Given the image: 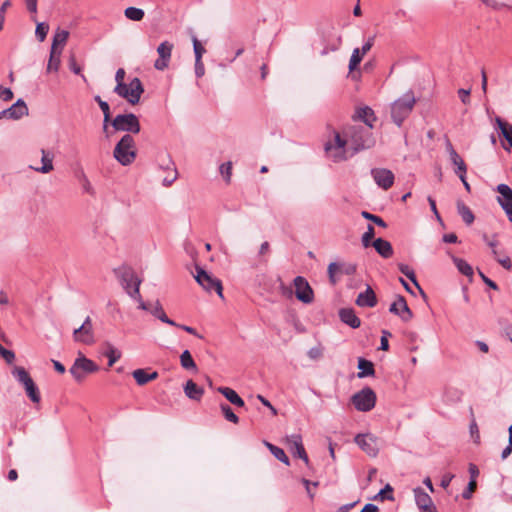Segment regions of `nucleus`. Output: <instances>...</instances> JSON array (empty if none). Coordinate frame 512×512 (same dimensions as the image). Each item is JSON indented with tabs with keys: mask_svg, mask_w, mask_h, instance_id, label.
Returning <instances> with one entry per match:
<instances>
[{
	"mask_svg": "<svg viewBox=\"0 0 512 512\" xmlns=\"http://www.w3.org/2000/svg\"><path fill=\"white\" fill-rule=\"evenodd\" d=\"M125 70L119 68L115 74L116 86L114 93L119 97L127 100L128 103L135 105L139 103L141 95L144 93V87L141 80L138 77H134L129 84L124 82Z\"/></svg>",
	"mask_w": 512,
	"mask_h": 512,
	"instance_id": "1",
	"label": "nucleus"
},
{
	"mask_svg": "<svg viewBox=\"0 0 512 512\" xmlns=\"http://www.w3.org/2000/svg\"><path fill=\"white\" fill-rule=\"evenodd\" d=\"M371 130L362 125H353L345 130L350 148L353 150L352 154L372 148L375 145V139Z\"/></svg>",
	"mask_w": 512,
	"mask_h": 512,
	"instance_id": "2",
	"label": "nucleus"
},
{
	"mask_svg": "<svg viewBox=\"0 0 512 512\" xmlns=\"http://www.w3.org/2000/svg\"><path fill=\"white\" fill-rule=\"evenodd\" d=\"M416 104V99L412 90L407 91L400 98L391 104V118L397 126L409 117Z\"/></svg>",
	"mask_w": 512,
	"mask_h": 512,
	"instance_id": "3",
	"label": "nucleus"
},
{
	"mask_svg": "<svg viewBox=\"0 0 512 512\" xmlns=\"http://www.w3.org/2000/svg\"><path fill=\"white\" fill-rule=\"evenodd\" d=\"M114 158L123 166L132 164L137 156L135 140L132 135L125 134L116 144L113 151Z\"/></svg>",
	"mask_w": 512,
	"mask_h": 512,
	"instance_id": "4",
	"label": "nucleus"
},
{
	"mask_svg": "<svg viewBox=\"0 0 512 512\" xmlns=\"http://www.w3.org/2000/svg\"><path fill=\"white\" fill-rule=\"evenodd\" d=\"M349 143L346 135L343 137L337 131H334V138L326 142L325 151L334 162H340L347 159V144Z\"/></svg>",
	"mask_w": 512,
	"mask_h": 512,
	"instance_id": "5",
	"label": "nucleus"
},
{
	"mask_svg": "<svg viewBox=\"0 0 512 512\" xmlns=\"http://www.w3.org/2000/svg\"><path fill=\"white\" fill-rule=\"evenodd\" d=\"M115 131H123L126 134H137L141 130L138 117L133 113L119 114L111 122Z\"/></svg>",
	"mask_w": 512,
	"mask_h": 512,
	"instance_id": "6",
	"label": "nucleus"
},
{
	"mask_svg": "<svg viewBox=\"0 0 512 512\" xmlns=\"http://www.w3.org/2000/svg\"><path fill=\"white\" fill-rule=\"evenodd\" d=\"M98 370H99V367L94 361L81 355L76 358V360L74 361V363L69 371H70L71 375L73 376V378L76 381L80 382L88 374L97 372Z\"/></svg>",
	"mask_w": 512,
	"mask_h": 512,
	"instance_id": "7",
	"label": "nucleus"
},
{
	"mask_svg": "<svg viewBox=\"0 0 512 512\" xmlns=\"http://www.w3.org/2000/svg\"><path fill=\"white\" fill-rule=\"evenodd\" d=\"M118 277L123 289L130 297L135 298L139 296L141 280L131 268L119 270Z\"/></svg>",
	"mask_w": 512,
	"mask_h": 512,
	"instance_id": "8",
	"label": "nucleus"
},
{
	"mask_svg": "<svg viewBox=\"0 0 512 512\" xmlns=\"http://www.w3.org/2000/svg\"><path fill=\"white\" fill-rule=\"evenodd\" d=\"M376 394L370 387H365L359 392L355 393L352 398V404L361 412H368L375 407Z\"/></svg>",
	"mask_w": 512,
	"mask_h": 512,
	"instance_id": "9",
	"label": "nucleus"
},
{
	"mask_svg": "<svg viewBox=\"0 0 512 512\" xmlns=\"http://www.w3.org/2000/svg\"><path fill=\"white\" fill-rule=\"evenodd\" d=\"M356 270L357 266L353 263L331 262L327 268L329 282L332 286H335L339 282L341 275L351 276L356 273Z\"/></svg>",
	"mask_w": 512,
	"mask_h": 512,
	"instance_id": "10",
	"label": "nucleus"
},
{
	"mask_svg": "<svg viewBox=\"0 0 512 512\" xmlns=\"http://www.w3.org/2000/svg\"><path fill=\"white\" fill-rule=\"evenodd\" d=\"M196 272L195 280L203 287V289L207 292L215 291L220 297H223V287L219 279L213 277L207 271L198 266L196 267Z\"/></svg>",
	"mask_w": 512,
	"mask_h": 512,
	"instance_id": "11",
	"label": "nucleus"
},
{
	"mask_svg": "<svg viewBox=\"0 0 512 512\" xmlns=\"http://www.w3.org/2000/svg\"><path fill=\"white\" fill-rule=\"evenodd\" d=\"M295 286L296 298L304 304H310L314 300V291L309 282L302 276H297L293 280Z\"/></svg>",
	"mask_w": 512,
	"mask_h": 512,
	"instance_id": "12",
	"label": "nucleus"
},
{
	"mask_svg": "<svg viewBox=\"0 0 512 512\" xmlns=\"http://www.w3.org/2000/svg\"><path fill=\"white\" fill-rule=\"evenodd\" d=\"M354 442L359 448L364 451L370 457H376L379 452L377 445V439L371 434H357L354 438Z\"/></svg>",
	"mask_w": 512,
	"mask_h": 512,
	"instance_id": "13",
	"label": "nucleus"
},
{
	"mask_svg": "<svg viewBox=\"0 0 512 512\" xmlns=\"http://www.w3.org/2000/svg\"><path fill=\"white\" fill-rule=\"evenodd\" d=\"M73 337L75 341L83 344L89 345L94 343L93 325L90 317H87L83 324L74 330Z\"/></svg>",
	"mask_w": 512,
	"mask_h": 512,
	"instance_id": "14",
	"label": "nucleus"
},
{
	"mask_svg": "<svg viewBox=\"0 0 512 512\" xmlns=\"http://www.w3.org/2000/svg\"><path fill=\"white\" fill-rule=\"evenodd\" d=\"M371 176L373 177L376 184L384 189H390L394 184V174L391 170L385 168H373L371 170Z\"/></svg>",
	"mask_w": 512,
	"mask_h": 512,
	"instance_id": "15",
	"label": "nucleus"
},
{
	"mask_svg": "<svg viewBox=\"0 0 512 512\" xmlns=\"http://www.w3.org/2000/svg\"><path fill=\"white\" fill-rule=\"evenodd\" d=\"M173 50V44L169 41H164L160 43L157 48V53L159 58L154 62L155 69L159 71H163L169 66V62L171 59V54Z\"/></svg>",
	"mask_w": 512,
	"mask_h": 512,
	"instance_id": "16",
	"label": "nucleus"
},
{
	"mask_svg": "<svg viewBox=\"0 0 512 512\" xmlns=\"http://www.w3.org/2000/svg\"><path fill=\"white\" fill-rule=\"evenodd\" d=\"M25 115H28V107L24 100L18 99L11 107L0 111V120H18Z\"/></svg>",
	"mask_w": 512,
	"mask_h": 512,
	"instance_id": "17",
	"label": "nucleus"
},
{
	"mask_svg": "<svg viewBox=\"0 0 512 512\" xmlns=\"http://www.w3.org/2000/svg\"><path fill=\"white\" fill-rule=\"evenodd\" d=\"M286 443L288 444L292 454L295 457H299L300 459L304 460L307 465L309 464L308 455L303 446L302 436L300 434H292L287 436Z\"/></svg>",
	"mask_w": 512,
	"mask_h": 512,
	"instance_id": "18",
	"label": "nucleus"
},
{
	"mask_svg": "<svg viewBox=\"0 0 512 512\" xmlns=\"http://www.w3.org/2000/svg\"><path fill=\"white\" fill-rule=\"evenodd\" d=\"M389 311L398 315L404 322H409L413 317V313L408 307L406 299L401 295L390 305Z\"/></svg>",
	"mask_w": 512,
	"mask_h": 512,
	"instance_id": "19",
	"label": "nucleus"
},
{
	"mask_svg": "<svg viewBox=\"0 0 512 512\" xmlns=\"http://www.w3.org/2000/svg\"><path fill=\"white\" fill-rule=\"evenodd\" d=\"M450 160L456 166L455 173L461 181H464V175L467 173V166L461 156L456 152L451 143H448Z\"/></svg>",
	"mask_w": 512,
	"mask_h": 512,
	"instance_id": "20",
	"label": "nucleus"
},
{
	"mask_svg": "<svg viewBox=\"0 0 512 512\" xmlns=\"http://www.w3.org/2000/svg\"><path fill=\"white\" fill-rule=\"evenodd\" d=\"M359 307H375L377 305V297L371 286H367L364 292H361L355 301Z\"/></svg>",
	"mask_w": 512,
	"mask_h": 512,
	"instance_id": "21",
	"label": "nucleus"
},
{
	"mask_svg": "<svg viewBox=\"0 0 512 512\" xmlns=\"http://www.w3.org/2000/svg\"><path fill=\"white\" fill-rule=\"evenodd\" d=\"M340 320L353 329L359 328L361 320L352 308H342L339 311Z\"/></svg>",
	"mask_w": 512,
	"mask_h": 512,
	"instance_id": "22",
	"label": "nucleus"
},
{
	"mask_svg": "<svg viewBox=\"0 0 512 512\" xmlns=\"http://www.w3.org/2000/svg\"><path fill=\"white\" fill-rule=\"evenodd\" d=\"M484 241L491 248L494 259L506 270L512 269V261L509 256L498 257L497 256V241L489 240L487 235H483Z\"/></svg>",
	"mask_w": 512,
	"mask_h": 512,
	"instance_id": "23",
	"label": "nucleus"
},
{
	"mask_svg": "<svg viewBox=\"0 0 512 512\" xmlns=\"http://www.w3.org/2000/svg\"><path fill=\"white\" fill-rule=\"evenodd\" d=\"M415 501L421 512L433 507L431 497L420 487L414 489Z\"/></svg>",
	"mask_w": 512,
	"mask_h": 512,
	"instance_id": "24",
	"label": "nucleus"
},
{
	"mask_svg": "<svg viewBox=\"0 0 512 512\" xmlns=\"http://www.w3.org/2000/svg\"><path fill=\"white\" fill-rule=\"evenodd\" d=\"M372 246L375 248L377 253L385 259L393 256V247L391 243L385 239L377 238L373 241Z\"/></svg>",
	"mask_w": 512,
	"mask_h": 512,
	"instance_id": "25",
	"label": "nucleus"
},
{
	"mask_svg": "<svg viewBox=\"0 0 512 512\" xmlns=\"http://www.w3.org/2000/svg\"><path fill=\"white\" fill-rule=\"evenodd\" d=\"M184 393L189 399L200 401L204 394V389L198 386L193 380H188L184 385Z\"/></svg>",
	"mask_w": 512,
	"mask_h": 512,
	"instance_id": "26",
	"label": "nucleus"
},
{
	"mask_svg": "<svg viewBox=\"0 0 512 512\" xmlns=\"http://www.w3.org/2000/svg\"><path fill=\"white\" fill-rule=\"evenodd\" d=\"M217 391L221 393L231 404L236 407H244V400L238 395V393L229 387H218Z\"/></svg>",
	"mask_w": 512,
	"mask_h": 512,
	"instance_id": "27",
	"label": "nucleus"
},
{
	"mask_svg": "<svg viewBox=\"0 0 512 512\" xmlns=\"http://www.w3.org/2000/svg\"><path fill=\"white\" fill-rule=\"evenodd\" d=\"M41 154H42V157H41L42 166L41 167H31V168L37 172L46 174V173L51 172L54 168L53 167L54 155L50 151H47L45 149H41Z\"/></svg>",
	"mask_w": 512,
	"mask_h": 512,
	"instance_id": "28",
	"label": "nucleus"
},
{
	"mask_svg": "<svg viewBox=\"0 0 512 512\" xmlns=\"http://www.w3.org/2000/svg\"><path fill=\"white\" fill-rule=\"evenodd\" d=\"M136 383L140 386L147 384L148 382L158 378V373L153 371L149 373L146 369H136L132 373Z\"/></svg>",
	"mask_w": 512,
	"mask_h": 512,
	"instance_id": "29",
	"label": "nucleus"
},
{
	"mask_svg": "<svg viewBox=\"0 0 512 512\" xmlns=\"http://www.w3.org/2000/svg\"><path fill=\"white\" fill-rule=\"evenodd\" d=\"M356 116L359 120L365 123L366 128H373V122L376 121V117L374 111L370 107L364 106L359 108L356 111Z\"/></svg>",
	"mask_w": 512,
	"mask_h": 512,
	"instance_id": "30",
	"label": "nucleus"
},
{
	"mask_svg": "<svg viewBox=\"0 0 512 512\" xmlns=\"http://www.w3.org/2000/svg\"><path fill=\"white\" fill-rule=\"evenodd\" d=\"M12 375L20 384L24 386V389L28 387V384L34 382L26 369L21 366H15L12 370Z\"/></svg>",
	"mask_w": 512,
	"mask_h": 512,
	"instance_id": "31",
	"label": "nucleus"
},
{
	"mask_svg": "<svg viewBox=\"0 0 512 512\" xmlns=\"http://www.w3.org/2000/svg\"><path fill=\"white\" fill-rule=\"evenodd\" d=\"M150 313L153 316H155L156 318H158L160 321H162L163 323H166V324H168L170 326L176 325V322L173 321L172 319H170L166 315V313H165V311H164V309H163V307H162V305H161V303L159 301L155 302L154 306L150 309Z\"/></svg>",
	"mask_w": 512,
	"mask_h": 512,
	"instance_id": "32",
	"label": "nucleus"
},
{
	"mask_svg": "<svg viewBox=\"0 0 512 512\" xmlns=\"http://www.w3.org/2000/svg\"><path fill=\"white\" fill-rule=\"evenodd\" d=\"M358 369L361 370L358 373L359 378H364L368 376H373L375 373L374 365L371 361L366 360L364 358H359L358 360Z\"/></svg>",
	"mask_w": 512,
	"mask_h": 512,
	"instance_id": "33",
	"label": "nucleus"
},
{
	"mask_svg": "<svg viewBox=\"0 0 512 512\" xmlns=\"http://www.w3.org/2000/svg\"><path fill=\"white\" fill-rule=\"evenodd\" d=\"M264 445L269 449L271 454L276 459H278L279 461H281L285 465H289L290 464V460H289L288 456L286 455V453L284 452V450L282 448H280V447H278L276 445H273V444H271L268 441H264Z\"/></svg>",
	"mask_w": 512,
	"mask_h": 512,
	"instance_id": "34",
	"label": "nucleus"
},
{
	"mask_svg": "<svg viewBox=\"0 0 512 512\" xmlns=\"http://www.w3.org/2000/svg\"><path fill=\"white\" fill-rule=\"evenodd\" d=\"M457 210L462 220L467 224L471 225L474 222V214L471 209L462 201L457 202Z\"/></svg>",
	"mask_w": 512,
	"mask_h": 512,
	"instance_id": "35",
	"label": "nucleus"
},
{
	"mask_svg": "<svg viewBox=\"0 0 512 512\" xmlns=\"http://www.w3.org/2000/svg\"><path fill=\"white\" fill-rule=\"evenodd\" d=\"M68 36H69V33L67 31H65V30L58 31L53 37L51 50L62 52L63 47L67 42Z\"/></svg>",
	"mask_w": 512,
	"mask_h": 512,
	"instance_id": "36",
	"label": "nucleus"
},
{
	"mask_svg": "<svg viewBox=\"0 0 512 512\" xmlns=\"http://www.w3.org/2000/svg\"><path fill=\"white\" fill-rule=\"evenodd\" d=\"M398 268H399V271L404 274L408 279H410L412 281V283L417 287V289L419 290V292L421 293V295L423 297H425V292L423 291V289L421 288V286L419 285L417 279H416V275H415V272L413 271V269H411L408 265L406 264H399L398 265Z\"/></svg>",
	"mask_w": 512,
	"mask_h": 512,
	"instance_id": "37",
	"label": "nucleus"
},
{
	"mask_svg": "<svg viewBox=\"0 0 512 512\" xmlns=\"http://www.w3.org/2000/svg\"><path fill=\"white\" fill-rule=\"evenodd\" d=\"M452 260H453V263L455 264V266L457 267L458 271L461 274H463L467 277L473 276V268L467 261H465L464 259L455 257V256H452Z\"/></svg>",
	"mask_w": 512,
	"mask_h": 512,
	"instance_id": "38",
	"label": "nucleus"
},
{
	"mask_svg": "<svg viewBox=\"0 0 512 512\" xmlns=\"http://www.w3.org/2000/svg\"><path fill=\"white\" fill-rule=\"evenodd\" d=\"M180 364L185 370L197 371V365L189 350H184L180 355Z\"/></svg>",
	"mask_w": 512,
	"mask_h": 512,
	"instance_id": "39",
	"label": "nucleus"
},
{
	"mask_svg": "<svg viewBox=\"0 0 512 512\" xmlns=\"http://www.w3.org/2000/svg\"><path fill=\"white\" fill-rule=\"evenodd\" d=\"M61 54H62L61 51L51 50L50 58H49L48 65H47L48 72H52V71L57 72L59 70L60 63H61V59H60Z\"/></svg>",
	"mask_w": 512,
	"mask_h": 512,
	"instance_id": "40",
	"label": "nucleus"
},
{
	"mask_svg": "<svg viewBox=\"0 0 512 512\" xmlns=\"http://www.w3.org/2000/svg\"><path fill=\"white\" fill-rule=\"evenodd\" d=\"M496 123L501 131L502 136L509 143L512 148V127L504 122L500 117L496 118Z\"/></svg>",
	"mask_w": 512,
	"mask_h": 512,
	"instance_id": "41",
	"label": "nucleus"
},
{
	"mask_svg": "<svg viewBox=\"0 0 512 512\" xmlns=\"http://www.w3.org/2000/svg\"><path fill=\"white\" fill-rule=\"evenodd\" d=\"M167 169L169 170V173L162 181V184L165 187L170 186L177 179V170L170 159L168 160Z\"/></svg>",
	"mask_w": 512,
	"mask_h": 512,
	"instance_id": "42",
	"label": "nucleus"
},
{
	"mask_svg": "<svg viewBox=\"0 0 512 512\" xmlns=\"http://www.w3.org/2000/svg\"><path fill=\"white\" fill-rule=\"evenodd\" d=\"M126 18L132 21H141L144 18V11L136 7H128L124 11Z\"/></svg>",
	"mask_w": 512,
	"mask_h": 512,
	"instance_id": "43",
	"label": "nucleus"
},
{
	"mask_svg": "<svg viewBox=\"0 0 512 512\" xmlns=\"http://www.w3.org/2000/svg\"><path fill=\"white\" fill-rule=\"evenodd\" d=\"M220 409L226 420L234 424H237L239 422V417L233 412L232 408L228 404L221 403Z\"/></svg>",
	"mask_w": 512,
	"mask_h": 512,
	"instance_id": "44",
	"label": "nucleus"
},
{
	"mask_svg": "<svg viewBox=\"0 0 512 512\" xmlns=\"http://www.w3.org/2000/svg\"><path fill=\"white\" fill-rule=\"evenodd\" d=\"M26 394L29 397V399L34 403H39L41 400L40 392L36 384L30 383L28 384V387L25 388Z\"/></svg>",
	"mask_w": 512,
	"mask_h": 512,
	"instance_id": "45",
	"label": "nucleus"
},
{
	"mask_svg": "<svg viewBox=\"0 0 512 512\" xmlns=\"http://www.w3.org/2000/svg\"><path fill=\"white\" fill-rule=\"evenodd\" d=\"M104 355L108 358V365L111 367L116 361H118L121 357V352L109 345L108 350L104 353Z\"/></svg>",
	"mask_w": 512,
	"mask_h": 512,
	"instance_id": "46",
	"label": "nucleus"
},
{
	"mask_svg": "<svg viewBox=\"0 0 512 512\" xmlns=\"http://www.w3.org/2000/svg\"><path fill=\"white\" fill-rule=\"evenodd\" d=\"M363 56L364 55H362V53L360 52V48H355L353 50L352 55L350 57V61H349V70L350 71H353L354 69H356V67L362 61Z\"/></svg>",
	"mask_w": 512,
	"mask_h": 512,
	"instance_id": "47",
	"label": "nucleus"
},
{
	"mask_svg": "<svg viewBox=\"0 0 512 512\" xmlns=\"http://www.w3.org/2000/svg\"><path fill=\"white\" fill-rule=\"evenodd\" d=\"M100 109L103 112L104 119H103V130L107 131L108 123L111 120V113H110V107L109 104L106 101H103L99 104Z\"/></svg>",
	"mask_w": 512,
	"mask_h": 512,
	"instance_id": "48",
	"label": "nucleus"
},
{
	"mask_svg": "<svg viewBox=\"0 0 512 512\" xmlns=\"http://www.w3.org/2000/svg\"><path fill=\"white\" fill-rule=\"evenodd\" d=\"M361 216L367 220H370L372 221L373 223H375L376 225L382 227V228H386L387 227V224L386 222L379 216L377 215H374L368 211H362L361 212Z\"/></svg>",
	"mask_w": 512,
	"mask_h": 512,
	"instance_id": "49",
	"label": "nucleus"
},
{
	"mask_svg": "<svg viewBox=\"0 0 512 512\" xmlns=\"http://www.w3.org/2000/svg\"><path fill=\"white\" fill-rule=\"evenodd\" d=\"M375 231L372 225H368L367 231L362 236V244L364 247H369L372 245V239L374 237Z\"/></svg>",
	"mask_w": 512,
	"mask_h": 512,
	"instance_id": "50",
	"label": "nucleus"
},
{
	"mask_svg": "<svg viewBox=\"0 0 512 512\" xmlns=\"http://www.w3.org/2000/svg\"><path fill=\"white\" fill-rule=\"evenodd\" d=\"M220 173L224 177L225 181L229 183L232 175V163L226 162L221 164Z\"/></svg>",
	"mask_w": 512,
	"mask_h": 512,
	"instance_id": "51",
	"label": "nucleus"
},
{
	"mask_svg": "<svg viewBox=\"0 0 512 512\" xmlns=\"http://www.w3.org/2000/svg\"><path fill=\"white\" fill-rule=\"evenodd\" d=\"M193 49H194L195 59H202V56L206 52V50L195 36L193 37Z\"/></svg>",
	"mask_w": 512,
	"mask_h": 512,
	"instance_id": "52",
	"label": "nucleus"
},
{
	"mask_svg": "<svg viewBox=\"0 0 512 512\" xmlns=\"http://www.w3.org/2000/svg\"><path fill=\"white\" fill-rule=\"evenodd\" d=\"M49 31V26L45 23H39L36 27V36L40 41H43Z\"/></svg>",
	"mask_w": 512,
	"mask_h": 512,
	"instance_id": "53",
	"label": "nucleus"
},
{
	"mask_svg": "<svg viewBox=\"0 0 512 512\" xmlns=\"http://www.w3.org/2000/svg\"><path fill=\"white\" fill-rule=\"evenodd\" d=\"M497 191L500 193L499 199H505L507 197H512V189L507 184H499L497 186Z\"/></svg>",
	"mask_w": 512,
	"mask_h": 512,
	"instance_id": "54",
	"label": "nucleus"
},
{
	"mask_svg": "<svg viewBox=\"0 0 512 512\" xmlns=\"http://www.w3.org/2000/svg\"><path fill=\"white\" fill-rule=\"evenodd\" d=\"M0 356L8 363L12 364L15 360V353L12 350H8L4 347L0 349Z\"/></svg>",
	"mask_w": 512,
	"mask_h": 512,
	"instance_id": "55",
	"label": "nucleus"
},
{
	"mask_svg": "<svg viewBox=\"0 0 512 512\" xmlns=\"http://www.w3.org/2000/svg\"><path fill=\"white\" fill-rule=\"evenodd\" d=\"M378 497H380L382 500H393V488L389 484H387L383 489L380 490V492L378 493Z\"/></svg>",
	"mask_w": 512,
	"mask_h": 512,
	"instance_id": "56",
	"label": "nucleus"
},
{
	"mask_svg": "<svg viewBox=\"0 0 512 512\" xmlns=\"http://www.w3.org/2000/svg\"><path fill=\"white\" fill-rule=\"evenodd\" d=\"M476 486H477L476 480H470L467 488L462 493V497L466 500L470 499L472 496V493L476 489Z\"/></svg>",
	"mask_w": 512,
	"mask_h": 512,
	"instance_id": "57",
	"label": "nucleus"
},
{
	"mask_svg": "<svg viewBox=\"0 0 512 512\" xmlns=\"http://www.w3.org/2000/svg\"><path fill=\"white\" fill-rule=\"evenodd\" d=\"M391 337V333L387 330L382 331V336L380 339V350L387 351L389 349L388 338Z\"/></svg>",
	"mask_w": 512,
	"mask_h": 512,
	"instance_id": "58",
	"label": "nucleus"
},
{
	"mask_svg": "<svg viewBox=\"0 0 512 512\" xmlns=\"http://www.w3.org/2000/svg\"><path fill=\"white\" fill-rule=\"evenodd\" d=\"M13 92L10 88L0 86V99L10 101L13 99Z\"/></svg>",
	"mask_w": 512,
	"mask_h": 512,
	"instance_id": "59",
	"label": "nucleus"
},
{
	"mask_svg": "<svg viewBox=\"0 0 512 512\" xmlns=\"http://www.w3.org/2000/svg\"><path fill=\"white\" fill-rule=\"evenodd\" d=\"M470 93L471 91L469 89L461 88L458 90V96L464 105L470 104Z\"/></svg>",
	"mask_w": 512,
	"mask_h": 512,
	"instance_id": "60",
	"label": "nucleus"
},
{
	"mask_svg": "<svg viewBox=\"0 0 512 512\" xmlns=\"http://www.w3.org/2000/svg\"><path fill=\"white\" fill-rule=\"evenodd\" d=\"M478 274H479L480 278L482 279V281L488 287H490L493 290H498V285L493 280H491L489 277H487L481 270H478Z\"/></svg>",
	"mask_w": 512,
	"mask_h": 512,
	"instance_id": "61",
	"label": "nucleus"
},
{
	"mask_svg": "<svg viewBox=\"0 0 512 512\" xmlns=\"http://www.w3.org/2000/svg\"><path fill=\"white\" fill-rule=\"evenodd\" d=\"M205 69L202 59H195V74L197 78H200L204 75Z\"/></svg>",
	"mask_w": 512,
	"mask_h": 512,
	"instance_id": "62",
	"label": "nucleus"
},
{
	"mask_svg": "<svg viewBox=\"0 0 512 512\" xmlns=\"http://www.w3.org/2000/svg\"><path fill=\"white\" fill-rule=\"evenodd\" d=\"M257 399L266 407H268L272 414L275 416L277 415V409L271 404V402L269 400H267L264 396L258 394L257 395Z\"/></svg>",
	"mask_w": 512,
	"mask_h": 512,
	"instance_id": "63",
	"label": "nucleus"
},
{
	"mask_svg": "<svg viewBox=\"0 0 512 512\" xmlns=\"http://www.w3.org/2000/svg\"><path fill=\"white\" fill-rule=\"evenodd\" d=\"M375 36H371L367 39V41L363 44L362 48L360 49V52L362 55H365L367 52L370 51L372 46L374 45Z\"/></svg>",
	"mask_w": 512,
	"mask_h": 512,
	"instance_id": "64",
	"label": "nucleus"
}]
</instances>
